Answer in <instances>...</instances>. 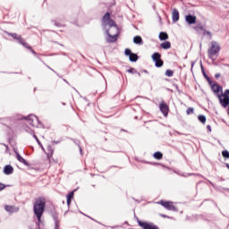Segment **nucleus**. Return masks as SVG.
Returning a JSON list of instances; mask_svg holds the SVG:
<instances>
[{
  "instance_id": "nucleus-1",
  "label": "nucleus",
  "mask_w": 229,
  "mask_h": 229,
  "mask_svg": "<svg viewBox=\"0 0 229 229\" xmlns=\"http://www.w3.org/2000/svg\"><path fill=\"white\" fill-rule=\"evenodd\" d=\"M221 51V47L216 41L211 42V47L208 50V58L211 60H216V56H217V53Z\"/></svg>"
},
{
  "instance_id": "nucleus-2",
  "label": "nucleus",
  "mask_w": 229,
  "mask_h": 229,
  "mask_svg": "<svg viewBox=\"0 0 229 229\" xmlns=\"http://www.w3.org/2000/svg\"><path fill=\"white\" fill-rule=\"evenodd\" d=\"M44 211H45V202L34 203V216L38 217V222H40V218L44 215Z\"/></svg>"
},
{
  "instance_id": "nucleus-3",
  "label": "nucleus",
  "mask_w": 229,
  "mask_h": 229,
  "mask_svg": "<svg viewBox=\"0 0 229 229\" xmlns=\"http://www.w3.org/2000/svg\"><path fill=\"white\" fill-rule=\"evenodd\" d=\"M153 62H155V65L157 67H162L164 65V61H162V55L158 52H155L151 56Z\"/></svg>"
},
{
  "instance_id": "nucleus-4",
  "label": "nucleus",
  "mask_w": 229,
  "mask_h": 229,
  "mask_svg": "<svg viewBox=\"0 0 229 229\" xmlns=\"http://www.w3.org/2000/svg\"><path fill=\"white\" fill-rule=\"evenodd\" d=\"M106 33L107 34L106 42L114 43L117 40V36L119 33H115V31L110 32L109 30H106Z\"/></svg>"
},
{
  "instance_id": "nucleus-5",
  "label": "nucleus",
  "mask_w": 229,
  "mask_h": 229,
  "mask_svg": "<svg viewBox=\"0 0 229 229\" xmlns=\"http://www.w3.org/2000/svg\"><path fill=\"white\" fill-rule=\"evenodd\" d=\"M11 37H13V38H14L15 40H19L20 44H21V46H23L24 47H27V49H31V47H30V45H28V43L24 41L22 37H21L17 33L11 34Z\"/></svg>"
},
{
  "instance_id": "nucleus-6",
  "label": "nucleus",
  "mask_w": 229,
  "mask_h": 229,
  "mask_svg": "<svg viewBox=\"0 0 229 229\" xmlns=\"http://www.w3.org/2000/svg\"><path fill=\"white\" fill-rule=\"evenodd\" d=\"M138 225L143 229H159L156 225L138 220Z\"/></svg>"
},
{
  "instance_id": "nucleus-7",
  "label": "nucleus",
  "mask_w": 229,
  "mask_h": 229,
  "mask_svg": "<svg viewBox=\"0 0 229 229\" xmlns=\"http://www.w3.org/2000/svg\"><path fill=\"white\" fill-rule=\"evenodd\" d=\"M124 54L125 56H129L130 62H137V60H139V55H137V54L131 53L130 48H126Z\"/></svg>"
},
{
  "instance_id": "nucleus-8",
  "label": "nucleus",
  "mask_w": 229,
  "mask_h": 229,
  "mask_svg": "<svg viewBox=\"0 0 229 229\" xmlns=\"http://www.w3.org/2000/svg\"><path fill=\"white\" fill-rule=\"evenodd\" d=\"M159 205L165 208L168 211H176V207L173 205V202L165 201V202H158Z\"/></svg>"
},
{
  "instance_id": "nucleus-9",
  "label": "nucleus",
  "mask_w": 229,
  "mask_h": 229,
  "mask_svg": "<svg viewBox=\"0 0 229 229\" xmlns=\"http://www.w3.org/2000/svg\"><path fill=\"white\" fill-rule=\"evenodd\" d=\"M159 108L163 115H165V117H167L169 114V106H167V104H165V102H161L159 104Z\"/></svg>"
},
{
  "instance_id": "nucleus-10",
  "label": "nucleus",
  "mask_w": 229,
  "mask_h": 229,
  "mask_svg": "<svg viewBox=\"0 0 229 229\" xmlns=\"http://www.w3.org/2000/svg\"><path fill=\"white\" fill-rule=\"evenodd\" d=\"M217 98L219 99L220 105H222L224 108H226L229 105V97H224L223 98V95H217Z\"/></svg>"
},
{
  "instance_id": "nucleus-11",
  "label": "nucleus",
  "mask_w": 229,
  "mask_h": 229,
  "mask_svg": "<svg viewBox=\"0 0 229 229\" xmlns=\"http://www.w3.org/2000/svg\"><path fill=\"white\" fill-rule=\"evenodd\" d=\"M104 26H109V28L113 29L114 33H119V28H117V24H115L114 20H109L106 23H104Z\"/></svg>"
},
{
  "instance_id": "nucleus-12",
  "label": "nucleus",
  "mask_w": 229,
  "mask_h": 229,
  "mask_svg": "<svg viewBox=\"0 0 229 229\" xmlns=\"http://www.w3.org/2000/svg\"><path fill=\"white\" fill-rule=\"evenodd\" d=\"M172 21L173 22H178L180 21V13L177 9L172 11Z\"/></svg>"
},
{
  "instance_id": "nucleus-13",
  "label": "nucleus",
  "mask_w": 229,
  "mask_h": 229,
  "mask_svg": "<svg viewBox=\"0 0 229 229\" xmlns=\"http://www.w3.org/2000/svg\"><path fill=\"white\" fill-rule=\"evenodd\" d=\"M37 121H38V118L33 114L27 117V123L28 124H30V126H35V123H37Z\"/></svg>"
},
{
  "instance_id": "nucleus-14",
  "label": "nucleus",
  "mask_w": 229,
  "mask_h": 229,
  "mask_svg": "<svg viewBox=\"0 0 229 229\" xmlns=\"http://www.w3.org/2000/svg\"><path fill=\"white\" fill-rule=\"evenodd\" d=\"M185 21L189 24H196V16L189 14L185 16Z\"/></svg>"
},
{
  "instance_id": "nucleus-15",
  "label": "nucleus",
  "mask_w": 229,
  "mask_h": 229,
  "mask_svg": "<svg viewBox=\"0 0 229 229\" xmlns=\"http://www.w3.org/2000/svg\"><path fill=\"white\" fill-rule=\"evenodd\" d=\"M4 174H13V167L10 165H7L4 167Z\"/></svg>"
},
{
  "instance_id": "nucleus-16",
  "label": "nucleus",
  "mask_w": 229,
  "mask_h": 229,
  "mask_svg": "<svg viewBox=\"0 0 229 229\" xmlns=\"http://www.w3.org/2000/svg\"><path fill=\"white\" fill-rule=\"evenodd\" d=\"M133 43L137 44L138 46H142L144 41H142V38L140 36H136L133 38Z\"/></svg>"
},
{
  "instance_id": "nucleus-17",
  "label": "nucleus",
  "mask_w": 229,
  "mask_h": 229,
  "mask_svg": "<svg viewBox=\"0 0 229 229\" xmlns=\"http://www.w3.org/2000/svg\"><path fill=\"white\" fill-rule=\"evenodd\" d=\"M211 89H212L213 92H215V94H219V92H221L223 88H221L217 84H214V85H212Z\"/></svg>"
},
{
  "instance_id": "nucleus-18",
  "label": "nucleus",
  "mask_w": 229,
  "mask_h": 229,
  "mask_svg": "<svg viewBox=\"0 0 229 229\" xmlns=\"http://www.w3.org/2000/svg\"><path fill=\"white\" fill-rule=\"evenodd\" d=\"M16 158L21 162V164H23L24 165H28V161H26V159L21 157L20 153H16Z\"/></svg>"
},
{
  "instance_id": "nucleus-19",
  "label": "nucleus",
  "mask_w": 229,
  "mask_h": 229,
  "mask_svg": "<svg viewBox=\"0 0 229 229\" xmlns=\"http://www.w3.org/2000/svg\"><path fill=\"white\" fill-rule=\"evenodd\" d=\"M5 211L9 213H15L16 211H18V208L13 206H5Z\"/></svg>"
},
{
  "instance_id": "nucleus-20",
  "label": "nucleus",
  "mask_w": 229,
  "mask_h": 229,
  "mask_svg": "<svg viewBox=\"0 0 229 229\" xmlns=\"http://www.w3.org/2000/svg\"><path fill=\"white\" fill-rule=\"evenodd\" d=\"M160 47L162 49H171V42L165 41L164 43H161Z\"/></svg>"
},
{
  "instance_id": "nucleus-21",
  "label": "nucleus",
  "mask_w": 229,
  "mask_h": 229,
  "mask_svg": "<svg viewBox=\"0 0 229 229\" xmlns=\"http://www.w3.org/2000/svg\"><path fill=\"white\" fill-rule=\"evenodd\" d=\"M75 191H76V190H74L73 191H71L70 193L67 194L66 201H72V199H74V192Z\"/></svg>"
},
{
  "instance_id": "nucleus-22",
  "label": "nucleus",
  "mask_w": 229,
  "mask_h": 229,
  "mask_svg": "<svg viewBox=\"0 0 229 229\" xmlns=\"http://www.w3.org/2000/svg\"><path fill=\"white\" fill-rule=\"evenodd\" d=\"M169 38V36L165 32H160L159 33V40H167Z\"/></svg>"
},
{
  "instance_id": "nucleus-23",
  "label": "nucleus",
  "mask_w": 229,
  "mask_h": 229,
  "mask_svg": "<svg viewBox=\"0 0 229 229\" xmlns=\"http://www.w3.org/2000/svg\"><path fill=\"white\" fill-rule=\"evenodd\" d=\"M112 19H110V13H106V14L103 17V23H107L108 21H111Z\"/></svg>"
},
{
  "instance_id": "nucleus-24",
  "label": "nucleus",
  "mask_w": 229,
  "mask_h": 229,
  "mask_svg": "<svg viewBox=\"0 0 229 229\" xmlns=\"http://www.w3.org/2000/svg\"><path fill=\"white\" fill-rule=\"evenodd\" d=\"M47 149V156L48 157H53V153H55V150L53 149V147H51V145H48Z\"/></svg>"
},
{
  "instance_id": "nucleus-25",
  "label": "nucleus",
  "mask_w": 229,
  "mask_h": 229,
  "mask_svg": "<svg viewBox=\"0 0 229 229\" xmlns=\"http://www.w3.org/2000/svg\"><path fill=\"white\" fill-rule=\"evenodd\" d=\"M154 158H156V160H162V153L161 152H156L153 155Z\"/></svg>"
},
{
  "instance_id": "nucleus-26",
  "label": "nucleus",
  "mask_w": 229,
  "mask_h": 229,
  "mask_svg": "<svg viewBox=\"0 0 229 229\" xmlns=\"http://www.w3.org/2000/svg\"><path fill=\"white\" fill-rule=\"evenodd\" d=\"M199 121L200 123H202V124H205V123H207V117L203 114H199Z\"/></svg>"
},
{
  "instance_id": "nucleus-27",
  "label": "nucleus",
  "mask_w": 229,
  "mask_h": 229,
  "mask_svg": "<svg viewBox=\"0 0 229 229\" xmlns=\"http://www.w3.org/2000/svg\"><path fill=\"white\" fill-rule=\"evenodd\" d=\"M173 74H174V72H173V70H166V71H165V76H168V78L173 77Z\"/></svg>"
},
{
  "instance_id": "nucleus-28",
  "label": "nucleus",
  "mask_w": 229,
  "mask_h": 229,
  "mask_svg": "<svg viewBox=\"0 0 229 229\" xmlns=\"http://www.w3.org/2000/svg\"><path fill=\"white\" fill-rule=\"evenodd\" d=\"M222 157H224V158H229V152H228V150L222 151Z\"/></svg>"
},
{
  "instance_id": "nucleus-29",
  "label": "nucleus",
  "mask_w": 229,
  "mask_h": 229,
  "mask_svg": "<svg viewBox=\"0 0 229 229\" xmlns=\"http://www.w3.org/2000/svg\"><path fill=\"white\" fill-rule=\"evenodd\" d=\"M186 114H187V115H190V114H194V108L193 107H189L186 110Z\"/></svg>"
},
{
  "instance_id": "nucleus-30",
  "label": "nucleus",
  "mask_w": 229,
  "mask_h": 229,
  "mask_svg": "<svg viewBox=\"0 0 229 229\" xmlns=\"http://www.w3.org/2000/svg\"><path fill=\"white\" fill-rule=\"evenodd\" d=\"M222 96L223 98H229V89H225V93Z\"/></svg>"
},
{
  "instance_id": "nucleus-31",
  "label": "nucleus",
  "mask_w": 229,
  "mask_h": 229,
  "mask_svg": "<svg viewBox=\"0 0 229 229\" xmlns=\"http://www.w3.org/2000/svg\"><path fill=\"white\" fill-rule=\"evenodd\" d=\"M194 30H196V31H199V30H201V31H203V26L194 27Z\"/></svg>"
},
{
  "instance_id": "nucleus-32",
  "label": "nucleus",
  "mask_w": 229,
  "mask_h": 229,
  "mask_svg": "<svg viewBox=\"0 0 229 229\" xmlns=\"http://www.w3.org/2000/svg\"><path fill=\"white\" fill-rule=\"evenodd\" d=\"M6 189V185L0 182V191H4Z\"/></svg>"
},
{
  "instance_id": "nucleus-33",
  "label": "nucleus",
  "mask_w": 229,
  "mask_h": 229,
  "mask_svg": "<svg viewBox=\"0 0 229 229\" xmlns=\"http://www.w3.org/2000/svg\"><path fill=\"white\" fill-rule=\"evenodd\" d=\"M32 135H33L34 139H36L37 142H38V144H40V140H38V138L37 137V135H35L34 132H32Z\"/></svg>"
},
{
  "instance_id": "nucleus-34",
  "label": "nucleus",
  "mask_w": 229,
  "mask_h": 229,
  "mask_svg": "<svg viewBox=\"0 0 229 229\" xmlns=\"http://www.w3.org/2000/svg\"><path fill=\"white\" fill-rule=\"evenodd\" d=\"M133 71H135V69H133V68H131V69L127 70V72H130V73H132Z\"/></svg>"
},
{
  "instance_id": "nucleus-35",
  "label": "nucleus",
  "mask_w": 229,
  "mask_h": 229,
  "mask_svg": "<svg viewBox=\"0 0 229 229\" xmlns=\"http://www.w3.org/2000/svg\"><path fill=\"white\" fill-rule=\"evenodd\" d=\"M207 128H208V131H212V127L210 125H208Z\"/></svg>"
},
{
  "instance_id": "nucleus-36",
  "label": "nucleus",
  "mask_w": 229,
  "mask_h": 229,
  "mask_svg": "<svg viewBox=\"0 0 229 229\" xmlns=\"http://www.w3.org/2000/svg\"><path fill=\"white\" fill-rule=\"evenodd\" d=\"M215 78H221V74H220V73H216V74L215 75Z\"/></svg>"
},
{
  "instance_id": "nucleus-37",
  "label": "nucleus",
  "mask_w": 229,
  "mask_h": 229,
  "mask_svg": "<svg viewBox=\"0 0 229 229\" xmlns=\"http://www.w3.org/2000/svg\"><path fill=\"white\" fill-rule=\"evenodd\" d=\"M29 49H30V51H31V53H33V55H37V53L35 52V50L31 49V47H30V48H29Z\"/></svg>"
},
{
  "instance_id": "nucleus-38",
  "label": "nucleus",
  "mask_w": 229,
  "mask_h": 229,
  "mask_svg": "<svg viewBox=\"0 0 229 229\" xmlns=\"http://www.w3.org/2000/svg\"><path fill=\"white\" fill-rule=\"evenodd\" d=\"M44 200H45V199H44V198H42V197L38 199V201H44Z\"/></svg>"
},
{
  "instance_id": "nucleus-39",
  "label": "nucleus",
  "mask_w": 229,
  "mask_h": 229,
  "mask_svg": "<svg viewBox=\"0 0 229 229\" xmlns=\"http://www.w3.org/2000/svg\"><path fill=\"white\" fill-rule=\"evenodd\" d=\"M109 33H114V30L110 28Z\"/></svg>"
},
{
  "instance_id": "nucleus-40",
  "label": "nucleus",
  "mask_w": 229,
  "mask_h": 229,
  "mask_svg": "<svg viewBox=\"0 0 229 229\" xmlns=\"http://www.w3.org/2000/svg\"><path fill=\"white\" fill-rule=\"evenodd\" d=\"M205 33H206L207 35H212V34L210 33V31H205Z\"/></svg>"
},
{
  "instance_id": "nucleus-41",
  "label": "nucleus",
  "mask_w": 229,
  "mask_h": 229,
  "mask_svg": "<svg viewBox=\"0 0 229 229\" xmlns=\"http://www.w3.org/2000/svg\"><path fill=\"white\" fill-rule=\"evenodd\" d=\"M66 203H67V206H69V205H71L72 202L68 201V202H66Z\"/></svg>"
},
{
  "instance_id": "nucleus-42",
  "label": "nucleus",
  "mask_w": 229,
  "mask_h": 229,
  "mask_svg": "<svg viewBox=\"0 0 229 229\" xmlns=\"http://www.w3.org/2000/svg\"><path fill=\"white\" fill-rule=\"evenodd\" d=\"M208 81H209L210 85H212V81L209 80Z\"/></svg>"
},
{
  "instance_id": "nucleus-43",
  "label": "nucleus",
  "mask_w": 229,
  "mask_h": 229,
  "mask_svg": "<svg viewBox=\"0 0 229 229\" xmlns=\"http://www.w3.org/2000/svg\"><path fill=\"white\" fill-rule=\"evenodd\" d=\"M80 151H81H81H82L81 147H80Z\"/></svg>"
},
{
  "instance_id": "nucleus-44",
  "label": "nucleus",
  "mask_w": 229,
  "mask_h": 229,
  "mask_svg": "<svg viewBox=\"0 0 229 229\" xmlns=\"http://www.w3.org/2000/svg\"><path fill=\"white\" fill-rule=\"evenodd\" d=\"M162 217H165V215H162Z\"/></svg>"
},
{
  "instance_id": "nucleus-45",
  "label": "nucleus",
  "mask_w": 229,
  "mask_h": 229,
  "mask_svg": "<svg viewBox=\"0 0 229 229\" xmlns=\"http://www.w3.org/2000/svg\"><path fill=\"white\" fill-rule=\"evenodd\" d=\"M56 228L58 229V225H56Z\"/></svg>"
}]
</instances>
